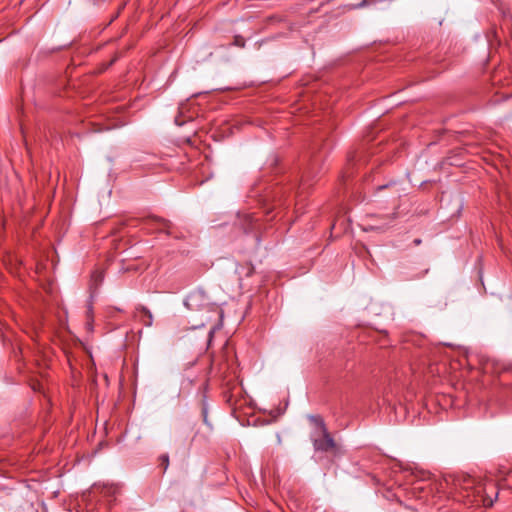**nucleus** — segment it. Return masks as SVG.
<instances>
[{
	"mask_svg": "<svg viewBox=\"0 0 512 512\" xmlns=\"http://www.w3.org/2000/svg\"><path fill=\"white\" fill-rule=\"evenodd\" d=\"M215 308V310H217L218 312V315H219V320H220V323L222 322V319H223V310L220 309L219 307L217 306H213Z\"/></svg>",
	"mask_w": 512,
	"mask_h": 512,
	"instance_id": "obj_8",
	"label": "nucleus"
},
{
	"mask_svg": "<svg viewBox=\"0 0 512 512\" xmlns=\"http://www.w3.org/2000/svg\"><path fill=\"white\" fill-rule=\"evenodd\" d=\"M206 293L202 290H196L190 293L184 301L185 306L189 310H198L207 304Z\"/></svg>",
	"mask_w": 512,
	"mask_h": 512,
	"instance_id": "obj_3",
	"label": "nucleus"
},
{
	"mask_svg": "<svg viewBox=\"0 0 512 512\" xmlns=\"http://www.w3.org/2000/svg\"><path fill=\"white\" fill-rule=\"evenodd\" d=\"M365 230H373V227L370 226L369 228H365Z\"/></svg>",
	"mask_w": 512,
	"mask_h": 512,
	"instance_id": "obj_9",
	"label": "nucleus"
},
{
	"mask_svg": "<svg viewBox=\"0 0 512 512\" xmlns=\"http://www.w3.org/2000/svg\"><path fill=\"white\" fill-rule=\"evenodd\" d=\"M156 221L160 230H166L167 234H170V231L168 230L170 228L169 222L163 219H157Z\"/></svg>",
	"mask_w": 512,
	"mask_h": 512,
	"instance_id": "obj_5",
	"label": "nucleus"
},
{
	"mask_svg": "<svg viewBox=\"0 0 512 512\" xmlns=\"http://www.w3.org/2000/svg\"><path fill=\"white\" fill-rule=\"evenodd\" d=\"M455 485L457 487V499L469 506L483 505L485 507H491L498 496V491H492V493L489 494L486 486H475V479L471 477L458 480ZM490 488L491 490H495L493 486Z\"/></svg>",
	"mask_w": 512,
	"mask_h": 512,
	"instance_id": "obj_1",
	"label": "nucleus"
},
{
	"mask_svg": "<svg viewBox=\"0 0 512 512\" xmlns=\"http://www.w3.org/2000/svg\"><path fill=\"white\" fill-rule=\"evenodd\" d=\"M93 278L95 279V281H102V278H103V275H102V272H94L93 274Z\"/></svg>",
	"mask_w": 512,
	"mask_h": 512,
	"instance_id": "obj_7",
	"label": "nucleus"
},
{
	"mask_svg": "<svg viewBox=\"0 0 512 512\" xmlns=\"http://www.w3.org/2000/svg\"><path fill=\"white\" fill-rule=\"evenodd\" d=\"M310 421L315 426V431L312 434V442L316 451H336L337 444L328 432L323 419L319 416H310Z\"/></svg>",
	"mask_w": 512,
	"mask_h": 512,
	"instance_id": "obj_2",
	"label": "nucleus"
},
{
	"mask_svg": "<svg viewBox=\"0 0 512 512\" xmlns=\"http://www.w3.org/2000/svg\"><path fill=\"white\" fill-rule=\"evenodd\" d=\"M137 312L139 313V320L141 323L147 327H150L153 323V315L151 311L145 306H139L137 308Z\"/></svg>",
	"mask_w": 512,
	"mask_h": 512,
	"instance_id": "obj_4",
	"label": "nucleus"
},
{
	"mask_svg": "<svg viewBox=\"0 0 512 512\" xmlns=\"http://www.w3.org/2000/svg\"><path fill=\"white\" fill-rule=\"evenodd\" d=\"M161 465L163 466L164 471L167 470L169 466V456L167 454L160 456Z\"/></svg>",
	"mask_w": 512,
	"mask_h": 512,
	"instance_id": "obj_6",
	"label": "nucleus"
}]
</instances>
